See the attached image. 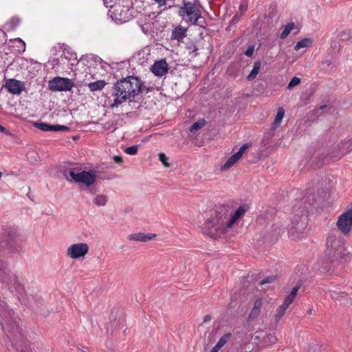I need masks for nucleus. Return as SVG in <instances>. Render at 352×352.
Masks as SVG:
<instances>
[{
	"instance_id": "nucleus-1",
	"label": "nucleus",
	"mask_w": 352,
	"mask_h": 352,
	"mask_svg": "<svg viewBox=\"0 0 352 352\" xmlns=\"http://www.w3.org/2000/svg\"><path fill=\"white\" fill-rule=\"evenodd\" d=\"M230 214L231 208L228 205L217 206L214 213L206 221L203 232L212 238H221L231 228L228 225Z\"/></svg>"
},
{
	"instance_id": "nucleus-2",
	"label": "nucleus",
	"mask_w": 352,
	"mask_h": 352,
	"mask_svg": "<svg viewBox=\"0 0 352 352\" xmlns=\"http://www.w3.org/2000/svg\"><path fill=\"white\" fill-rule=\"evenodd\" d=\"M141 87L140 80L136 76H130L119 80L113 86L115 98L111 107H118L127 100H133L140 92Z\"/></svg>"
},
{
	"instance_id": "nucleus-3",
	"label": "nucleus",
	"mask_w": 352,
	"mask_h": 352,
	"mask_svg": "<svg viewBox=\"0 0 352 352\" xmlns=\"http://www.w3.org/2000/svg\"><path fill=\"white\" fill-rule=\"evenodd\" d=\"M343 250L344 241L342 239L333 234L327 237V254L331 261L341 258Z\"/></svg>"
},
{
	"instance_id": "nucleus-4",
	"label": "nucleus",
	"mask_w": 352,
	"mask_h": 352,
	"mask_svg": "<svg viewBox=\"0 0 352 352\" xmlns=\"http://www.w3.org/2000/svg\"><path fill=\"white\" fill-rule=\"evenodd\" d=\"M179 14L181 16L186 15L188 17L189 22L192 24H198L199 19L201 18L200 10L195 3L191 2H184Z\"/></svg>"
},
{
	"instance_id": "nucleus-5",
	"label": "nucleus",
	"mask_w": 352,
	"mask_h": 352,
	"mask_svg": "<svg viewBox=\"0 0 352 352\" xmlns=\"http://www.w3.org/2000/svg\"><path fill=\"white\" fill-rule=\"evenodd\" d=\"M74 86L67 78L55 77L49 81L50 89L54 91H69Z\"/></svg>"
},
{
	"instance_id": "nucleus-6",
	"label": "nucleus",
	"mask_w": 352,
	"mask_h": 352,
	"mask_svg": "<svg viewBox=\"0 0 352 352\" xmlns=\"http://www.w3.org/2000/svg\"><path fill=\"white\" fill-rule=\"evenodd\" d=\"M89 248L87 243H78L69 246L67 250V256L72 259L84 257L89 252Z\"/></svg>"
},
{
	"instance_id": "nucleus-7",
	"label": "nucleus",
	"mask_w": 352,
	"mask_h": 352,
	"mask_svg": "<svg viewBox=\"0 0 352 352\" xmlns=\"http://www.w3.org/2000/svg\"><path fill=\"white\" fill-rule=\"evenodd\" d=\"M338 229L344 234L349 233L352 228V208L342 213L337 221Z\"/></svg>"
},
{
	"instance_id": "nucleus-8",
	"label": "nucleus",
	"mask_w": 352,
	"mask_h": 352,
	"mask_svg": "<svg viewBox=\"0 0 352 352\" xmlns=\"http://www.w3.org/2000/svg\"><path fill=\"white\" fill-rule=\"evenodd\" d=\"M307 214L305 210L301 211L300 221L295 224L289 231V235L294 239H299L305 232L307 225Z\"/></svg>"
},
{
	"instance_id": "nucleus-9",
	"label": "nucleus",
	"mask_w": 352,
	"mask_h": 352,
	"mask_svg": "<svg viewBox=\"0 0 352 352\" xmlns=\"http://www.w3.org/2000/svg\"><path fill=\"white\" fill-rule=\"evenodd\" d=\"M6 245L12 252H19L21 250L19 245V234L16 230H9L5 235Z\"/></svg>"
},
{
	"instance_id": "nucleus-10",
	"label": "nucleus",
	"mask_w": 352,
	"mask_h": 352,
	"mask_svg": "<svg viewBox=\"0 0 352 352\" xmlns=\"http://www.w3.org/2000/svg\"><path fill=\"white\" fill-rule=\"evenodd\" d=\"M248 146L249 145L248 144L242 145L236 153H234L231 157L228 158L226 162L221 166V170H227L235 164L242 157L243 154L248 148Z\"/></svg>"
},
{
	"instance_id": "nucleus-11",
	"label": "nucleus",
	"mask_w": 352,
	"mask_h": 352,
	"mask_svg": "<svg viewBox=\"0 0 352 352\" xmlns=\"http://www.w3.org/2000/svg\"><path fill=\"white\" fill-rule=\"evenodd\" d=\"M5 87L12 94H20L25 89L23 82L16 79L6 80Z\"/></svg>"
},
{
	"instance_id": "nucleus-12",
	"label": "nucleus",
	"mask_w": 352,
	"mask_h": 352,
	"mask_svg": "<svg viewBox=\"0 0 352 352\" xmlns=\"http://www.w3.org/2000/svg\"><path fill=\"white\" fill-rule=\"evenodd\" d=\"M151 72L157 76H162L165 75L168 70V65L165 59L155 61L151 66Z\"/></svg>"
},
{
	"instance_id": "nucleus-13",
	"label": "nucleus",
	"mask_w": 352,
	"mask_h": 352,
	"mask_svg": "<svg viewBox=\"0 0 352 352\" xmlns=\"http://www.w3.org/2000/svg\"><path fill=\"white\" fill-rule=\"evenodd\" d=\"M96 171H82L80 173L79 180L78 182L82 183L87 186L92 185L96 179Z\"/></svg>"
},
{
	"instance_id": "nucleus-14",
	"label": "nucleus",
	"mask_w": 352,
	"mask_h": 352,
	"mask_svg": "<svg viewBox=\"0 0 352 352\" xmlns=\"http://www.w3.org/2000/svg\"><path fill=\"white\" fill-rule=\"evenodd\" d=\"M34 126L43 131H67L69 127L63 125H51L44 122H35Z\"/></svg>"
},
{
	"instance_id": "nucleus-15",
	"label": "nucleus",
	"mask_w": 352,
	"mask_h": 352,
	"mask_svg": "<svg viewBox=\"0 0 352 352\" xmlns=\"http://www.w3.org/2000/svg\"><path fill=\"white\" fill-rule=\"evenodd\" d=\"M248 206L245 204L240 206L235 212L232 214L231 212V214L229 217V222H228V226H231V228L233 226V225L241 218H242L245 212L248 210Z\"/></svg>"
},
{
	"instance_id": "nucleus-16",
	"label": "nucleus",
	"mask_w": 352,
	"mask_h": 352,
	"mask_svg": "<svg viewBox=\"0 0 352 352\" xmlns=\"http://www.w3.org/2000/svg\"><path fill=\"white\" fill-rule=\"evenodd\" d=\"M156 237L155 234L153 233H144V232H137L133 233L128 236V239L130 241H138V242H147Z\"/></svg>"
},
{
	"instance_id": "nucleus-17",
	"label": "nucleus",
	"mask_w": 352,
	"mask_h": 352,
	"mask_svg": "<svg viewBox=\"0 0 352 352\" xmlns=\"http://www.w3.org/2000/svg\"><path fill=\"white\" fill-rule=\"evenodd\" d=\"M129 10L124 6H118L115 10L114 14L116 19L121 22H126L131 18V14H129Z\"/></svg>"
},
{
	"instance_id": "nucleus-18",
	"label": "nucleus",
	"mask_w": 352,
	"mask_h": 352,
	"mask_svg": "<svg viewBox=\"0 0 352 352\" xmlns=\"http://www.w3.org/2000/svg\"><path fill=\"white\" fill-rule=\"evenodd\" d=\"M2 279L8 284L14 285L16 289L21 286L19 278L15 274L10 273V270H8L6 275L2 276Z\"/></svg>"
},
{
	"instance_id": "nucleus-19",
	"label": "nucleus",
	"mask_w": 352,
	"mask_h": 352,
	"mask_svg": "<svg viewBox=\"0 0 352 352\" xmlns=\"http://www.w3.org/2000/svg\"><path fill=\"white\" fill-rule=\"evenodd\" d=\"M263 305V302L261 299H257L254 303V306L249 314V318H255L258 316Z\"/></svg>"
},
{
	"instance_id": "nucleus-20",
	"label": "nucleus",
	"mask_w": 352,
	"mask_h": 352,
	"mask_svg": "<svg viewBox=\"0 0 352 352\" xmlns=\"http://www.w3.org/2000/svg\"><path fill=\"white\" fill-rule=\"evenodd\" d=\"M278 339L275 335V333H270L262 337V341L261 342L262 346H269L276 343Z\"/></svg>"
},
{
	"instance_id": "nucleus-21",
	"label": "nucleus",
	"mask_w": 352,
	"mask_h": 352,
	"mask_svg": "<svg viewBox=\"0 0 352 352\" xmlns=\"http://www.w3.org/2000/svg\"><path fill=\"white\" fill-rule=\"evenodd\" d=\"M329 292L333 299L340 300V302L343 298L347 297L348 296L346 292L342 291L340 289V288L338 287H336L333 289H330Z\"/></svg>"
},
{
	"instance_id": "nucleus-22",
	"label": "nucleus",
	"mask_w": 352,
	"mask_h": 352,
	"mask_svg": "<svg viewBox=\"0 0 352 352\" xmlns=\"http://www.w3.org/2000/svg\"><path fill=\"white\" fill-rule=\"evenodd\" d=\"M186 35V30L178 26L175 28L172 33V38L180 41L184 38Z\"/></svg>"
},
{
	"instance_id": "nucleus-23",
	"label": "nucleus",
	"mask_w": 352,
	"mask_h": 352,
	"mask_svg": "<svg viewBox=\"0 0 352 352\" xmlns=\"http://www.w3.org/2000/svg\"><path fill=\"white\" fill-rule=\"evenodd\" d=\"M285 115V110L283 107H280L278 109L276 117L274 118V122L272 124V128L274 129H276L279 126L280 124L282 122V120Z\"/></svg>"
},
{
	"instance_id": "nucleus-24",
	"label": "nucleus",
	"mask_w": 352,
	"mask_h": 352,
	"mask_svg": "<svg viewBox=\"0 0 352 352\" xmlns=\"http://www.w3.org/2000/svg\"><path fill=\"white\" fill-rule=\"evenodd\" d=\"M106 85V82L103 80H97L96 82H90L88 87L91 91H100Z\"/></svg>"
},
{
	"instance_id": "nucleus-25",
	"label": "nucleus",
	"mask_w": 352,
	"mask_h": 352,
	"mask_svg": "<svg viewBox=\"0 0 352 352\" xmlns=\"http://www.w3.org/2000/svg\"><path fill=\"white\" fill-rule=\"evenodd\" d=\"M341 155H343L352 150V140H349L341 142L339 144Z\"/></svg>"
},
{
	"instance_id": "nucleus-26",
	"label": "nucleus",
	"mask_w": 352,
	"mask_h": 352,
	"mask_svg": "<svg viewBox=\"0 0 352 352\" xmlns=\"http://www.w3.org/2000/svg\"><path fill=\"white\" fill-rule=\"evenodd\" d=\"M261 65V63L260 61H256L254 63L253 69L248 76V80H252L256 78L260 71Z\"/></svg>"
},
{
	"instance_id": "nucleus-27",
	"label": "nucleus",
	"mask_w": 352,
	"mask_h": 352,
	"mask_svg": "<svg viewBox=\"0 0 352 352\" xmlns=\"http://www.w3.org/2000/svg\"><path fill=\"white\" fill-rule=\"evenodd\" d=\"M232 338V334L228 333L221 336L218 342L214 346L217 349H221Z\"/></svg>"
},
{
	"instance_id": "nucleus-28",
	"label": "nucleus",
	"mask_w": 352,
	"mask_h": 352,
	"mask_svg": "<svg viewBox=\"0 0 352 352\" xmlns=\"http://www.w3.org/2000/svg\"><path fill=\"white\" fill-rule=\"evenodd\" d=\"M93 202L98 206H104L107 202V197L104 195H98L94 197Z\"/></svg>"
},
{
	"instance_id": "nucleus-29",
	"label": "nucleus",
	"mask_w": 352,
	"mask_h": 352,
	"mask_svg": "<svg viewBox=\"0 0 352 352\" xmlns=\"http://www.w3.org/2000/svg\"><path fill=\"white\" fill-rule=\"evenodd\" d=\"M300 288V285H296L291 291L290 294L286 297L285 299V302L288 303L289 305L292 304L293 301L294 300L297 292Z\"/></svg>"
},
{
	"instance_id": "nucleus-30",
	"label": "nucleus",
	"mask_w": 352,
	"mask_h": 352,
	"mask_svg": "<svg viewBox=\"0 0 352 352\" xmlns=\"http://www.w3.org/2000/svg\"><path fill=\"white\" fill-rule=\"evenodd\" d=\"M311 43H312V40L311 38H303L296 43V44L294 46V50L296 51H298L301 48L307 47L309 45H311Z\"/></svg>"
},
{
	"instance_id": "nucleus-31",
	"label": "nucleus",
	"mask_w": 352,
	"mask_h": 352,
	"mask_svg": "<svg viewBox=\"0 0 352 352\" xmlns=\"http://www.w3.org/2000/svg\"><path fill=\"white\" fill-rule=\"evenodd\" d=\"M64 175L67 179L68 177L69 176L75 182H78V181L79 180L80 173L78 171L76 172L75 168H72L67 170H65Z\"/></svg>"
},
{
	"instance_id": "nucleus-32",
	"label": "nucleus",
	"mask_w": 352,
	"mask_h": 352,
	"mask_svg": "<svg viewBox=\"0 0 352 352\" xmlns=\"http://www.w3.org/2000/svg\"><path fill=\"white\" fill-rule=\"evenodd\" d=\"M294 28V23H288L284 28L283 31L282 32L280 38L281 39L285 38L291 32V31Z\"/></svg>"
},
{
	"instance_id": "nucleus-33",
	"label": "nucleus",
	"mask_w": 352,
	"mask_h": 352,
	"mask_svg": "<svg viewBox=\"0 0 352 352\" xmlns=\"http://www.w3.org/2000/svg\"><path fill=\"white\" fill-rule=\"evenodd\" d=\"M206 124V120L204 119L199 120V121L193 123L190 127V131L191 132H195L197 130L200 129Z\"/></svg>"
},
{
	"instance_id": "nucleus-34",
	"label": "nucleus",
	"mask_w": 352,
	"mask_h": 352,
	"mask_svg": "<svg viewBox=\"0 0 352 352\" xmlns=\"http://www.w3.org/2000/svg\"><path fill=\"white\" fill-rule=\"evenodd\" d=\"M351 31L349 30H345L339 32L337 36V38H339L340 41H346L351 37Z\"/></svg>"
},
{
	"instance_id": "nucleus-35",
	"label": "nucleus",
	"mask_w": 352,
	"mask_h": 352,
	"mask_svg": "<svg viewBox=\"0 0 352 352\" xmlns=\"http://www.w3.org/2000/svg\"><path fill=\"white\" fill-rule=\"evenodd\" d=\"M8 264L6 261L0 259V276L2 278L8 271Z\"/></svg>"
},
{
	"instance_id": "nucleus-36",
	"label": "nucleus",
	"mask_w": 352,
	"mask_h": 352,
	"mask_svg": "<svg viewBox=\"0 0 352 352\" xmlns=\"http://www.w3.org/2000/svg\"><path fill=\"white\" fill-rule=\"evenodd\" d=\"M138 145H133L125 148L124 152L131 155H136L138 153Z\"/></svg>"
},
{
	"instance_id": "nucleus-37",
	"label": "nucleus",
	"mask_w": 352,
	"mask_h": 352,
	"mask_svg": "<svg viewBox=\"0 0 352 352\" xmlns=\"http://www.w3.org/2000/svg\"><path fill=\"white\" fill-rule=\"evenodd\" d=\"M159 160L165 167L168 168L170 166V164L168 162V157L164 153L159 154Z\"/></svg>"
},
{
	"instance_id": "nucleus-38",
	"label": "nucleus",
	"mask_w": 352,
	"mask_h": 352,
	"mask_svg": "<svg viewBox=\"0 0 352 352\" xmlns=\"http://www.w3.org/2000/svg\"><path fill=\"white\" fill-rule=\"evenodd\" d=\"M102 128L106 131L115 130L116 129V125L113 121H108L102 124Z\"/></svg>"
},
{
	"instance_id": "nucleus-39",
	"label": "nucleus",
	"mask_w": 352,
	"mask_h": 352,
	"mask_svg": "<svg viewBox=\"0 0 352 352\" xmlns=\"http://www.w3.org/2000/svg\"><path fill=\"white\" fill-rule=\"evenodd\" d=\"M300 79L299 78L294 77L289 82V84L287 85V89H292L294 87L300 84Z\"/></svg>"
},
{
	"instance_id": "nucleus-40",
	"label": "nucleus",
	"mask_w": 352,
	"mask_h": 352,
	"mask_svg": "<svg viewBox=\"0 0 352 352\" xmlns=\"http://www.w3.org/2000/svg\"><path fill=\"white\" fill-rule=\"evenodd\" d=\"M276 276H271L266 277L265 278L263 279L261 281L260 285H265L267 283H272L276 280Z\"/></svg>"
},
{
	"instance_id": "nucleus-41",
	"label": "nucleus",
	"mask_w": 352,
	"mask_h": 352,
	"mask_svg": "<svg viewBox=\"0 0 352 352\" xmlns=\"http://www.w3.org/2000/svg\"><path fill=\"white\" fill-rule=\"evenodd\" d=\"M284 314H285V312H283V311H280L278 309H276V314L274 315L275 321L276 323L280 321V320L282 318V317L284 316Z\"/></svg>"
},
{
	"instance_id": "nucleus-42",
	"label": "nucleus",
	"mask_w": 352,
	"mask_h": 352,
	"mask_svg": "<svg viewBox=\"0 0 352 352\" xmlns=\"http://www.w3.org/2000/svg\"><path fill=\"white\" fill-rule=\"evenodd\" d=\"M186 48L190 51V52H196L197 50V47L194 44L192 41H190L186 44Z\"/></svg>"
},
{
	"instance_id": "nucleus-43",
	"label": "nucleus",
	"mask_w": 352,
	"mask_h": 352,
	"mask_svg": "<svg viewBox=\"0 0 352 352\" xmlns=\"http://www.w3.org/2000/svg\"><path fill=\"white\" fill-rule=\"evenodd\" d=\"M254 51V45H250L248 46V49L245 52V54L248 57H251L253 55Z\"/></svg>"
},
{
	"instance_id": "nucleus-44",
	"label": "nucleus",
	"mask_w": 352,
	"mask_h": 352,
	"mask_svg": "<svg viewBox=\"0 0 352 352\" xmlns=\"http://www.w3.org/2000/svg\"><path fill=\"white\" fill-rule=\"evenodd\" d=\"M156 3L158 6V8H162L163 6H165L166 5L168 0H153Z\"/></svg>"
},
{
	"instance_id": "nucleus-45",
	"label": "nucleus",
	"mask_w": 352,
	"mask_h": 352,
	"mask_svg": "<svg viewBox=\"0 0 352 352\" xmlns=\"http://www.w3.org/2000/svg\"><path fill=\"white\" fill-rule=\"evenodd\" d=\"M289 306V305L284 301L283 303L280 306H279L278 309L285 313Z\"/></svg>"
},
{
	"instance_id": "nucleus-46",
	"label": "nucleus",
	"mask_w": 352,
	"mask_h": 352,
	"mask_svg": "<svg viewBox=\"0 0 352 352\" xmlns=\"http://www.w3.org/2000/svg\"><path fill=\"white\" fill-rule=\"evenodd\" d=\"M113 160L117 164H122L123 162L122 157L118 155H115L113 157Z\"/></svg>"
},
{
	"instance_id": "nucleus-47",
	"label": "nucleus",
	"mask_w": 352,
	"mask_h": 352,
	"mask_svg": "<svg viewBox=\"0 0 352 352\" xmlns=\"http://www.w3.org/2000/svg\"><path fill=\"white\" fill-rule=\"evenodd\" d=\"M239 10H240V12H241V15L243 14V13H245L247 10V6L245 5H241L240 7H239Z\"/></svg>"
},
{
	"instance_id": "nucleus-48",
	"label": "nucleus",
	"mask_w": 352,
	"mask_h": 352,
	"mask_svg": "<svg viewBox=\"0 0 352 352\" xmlns=\"http://www.w3.org/2000/svg\"><path fill=\"white\" fill-rule=\"evenodd\" d=\"M241 15L239 14H236L233 18H232V23H236L239 21V17L241 16Z\"/></svg>"
},
{
	"instance_id": "nucleus-49",
	"label": "nucleus",
	"mask_w": 352,
	"mask_h": 352,
	"mask_svg": "<svg viewBox=\"0 0 352 352\" xmlns=\"http://www.w3.org/2000/svg\"><path fill=\"white\" fill-rule=\"evenodd\" d=\"M331 47L336 49L338 47V43L335 41H331Z\"/></svg>"
},
{
	"instance_id": "nucleus-50",
	"label": "nucleus",
	"mask_w": 352,
	"mask_h": 352,
	"mask_svg": "<svg viewBox=\"0 0 352 352\" xmlns=\"http://www.w3.org/2000/svg\"><path fill=\"white\" fill-rule=\"evenodd\" d=\"M0 132L5 133L6 134L8 133V131L3 126L0 125Z\"/></svg>"
},
{
	"instance_id": "nucleus-51",
	"label": "nucleus",
	"mask_w": 352,
	"mask_h": 352,
	"mask_svg": "<svg viewBox=\"0 0 352 352\" xmlns=\"http://www.w3.org/2000/svg\"><path fill=\"white\" fill-rule=\"evenodd\" d=\"M220 349H217L215 346L212 347V349H211L210 352H219Z\"/></svg>"
},
{
	"instance_id": "nucleus-52",
	"label": "nucleus",
	"mask_w": 352,
	"mask_h": 352,
	"mask_svg": "<svg viewBox=\"0 0 352 352\" xmlns=\"http://www.w3.org/2000/svg\"><path fill=\"white\" fill-rule=\"evenodd\" d=\"M210 320V316L208 315V316H206L204 317V322H206V321Z\"/></svg>"
},
{
	"instance_id": "nucleus-53",
	"label": "nucleus",
	"mask_w": 352,
	"mask_h": 352,
	"mask_svg": "<svg viewBox=\"0 0 352 352\" xmlns=\"http://www.w3.org/2000/svg\"><path fill=\"white\" fill-rule=\"evenodd\" d=\"M103 1H104V4H105L106 7H108V6L111 7V6H109V5H108V0H103Z\"/></svg>"
},
{
	"instance_id": "nucleus-54",
	"label": "nucleus",
	"mask_w": 352,
	"mask_h": 352,
	"mask_svg": "<svg viewBox=\"0 0 352 352\" xmlns=\"http://www.w3.org/2000/svg\"><path fill=\"white\" fill-rule=\"evenodd\" d=\"M260 338H261V336L258 335V336H256L254 339L258 340Z\"/></svg>"
},
{
	"instance_id": "nucleus-55",
	"label": "nucleus",
	"mask_w": 352,
	"mask_h": 352,
	"mask_svg": "<svg viewBox=\"0 0 352 352\" xmlns=\"http://www.w3.org/2000/svg\"><path fill=\"white\" fill-rule=\"evenodd\" d=\"M326 107H327L326 105H322V106H320V109H324V108H326Z\"/></svg>"
},
{
	"instance_id": "nucleus-56",
	"label": "nucleus",
	"mask_w": 352,
	"mask_h": 352,
	"mask_svg": "<svg viewBox=\"0 0 352 352\" xmlns=\"http://www.w3.org/2000/svg\"><path fill=\"white\" fill-rule=\"evenodd\" d=\"M311 311H312V310H311V309L308 311V312H309V314H311Z\"/></svg>"
}]
</instances>
